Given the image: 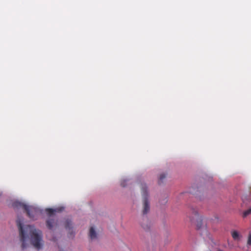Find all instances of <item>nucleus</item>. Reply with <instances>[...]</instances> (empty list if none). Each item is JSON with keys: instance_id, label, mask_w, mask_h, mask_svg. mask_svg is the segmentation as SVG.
Listing matches in <instances>:
<instances>
[{"instance_id": "2", "label": "nucleus", "mask_w": 251, "mask_h": 251, "mask_svg": "<svg viewBox=\"0 0 251 251\" xmlns=\"http://www.w3.org/2000/svg\"><path fill=\"white\" fill-rule=\"evenodd\" d=\"M13 206L15 208H21L26 213L29 218L34 220L35 217L40 213L39 210L33 206H28L19 201H15L13 203Z\"/></svg>"}, {"instance_id": "3", "label": "nucleus", "mask_w": 251, "mask_h": 251, "mask_svg": "<svg viewBox=\"0 0 251 251\" xmlns=\"http://www.w3.org/2000/svg\"><path fill=\"white\" fill-rule=\"evenodd\" d=\"M63 210V207H59L54 209L47 208L46 209L49 216V219L46 221L47 226L49 229H52L53 227L57 225V220L55 219L54 214L56 212H60Z\"/></svg>"}, {"instance_id": "16", "label": "nucleus", "mask_w": 251, "mask_h": 251, "mask_svg": "<svg viewBox=\"0 0 251 251\" xmlns=\"http://www.w3.org/2000/svg\"><path fill=\"white\" fill-rule=\"evenodd\" d=\"M218 251H221V250H219Z\"/></svg>"}, {"instance_id": "10", "label": "nucleus", "mask_w": 251, "mask_h": 251, "mask_svg": "<svg viewBox=\"0 0 251 251\" xmlns=\"http://www.w3.org/2000/svg\"><path fill=\"white\" fill-rule=\"evenodd\" d=\"M250 214H251V207L248 209L247 210L244 212L243 214V217L244 218H245Z\"/></svg>"}, {"instance_id": "6", "label": "nucleus", "mask_w": 251, "mask_h": 251, "mask_svg": "<svg viewBox=\"0 0 251 251\" xmlns=\"http://www.w3.org/2000/svg\"><path fill=\"white\" fill-rule=\"evenodd\" d=\"M232 237L235 240H239L242 237L237 231H233L231 233Z\"/></svg>"}, {"instance_id": "13", "label": "nucleus", "mask_w": 251, "mask_h": 251, "mask_svg": "<svg viewBox=\"0 0 251 251\" xmlns=\"http://www.w3.org/2000/svg\"><path fill=\"white\" fill-rule=\"evenodd\" d=\"M142 226L145 230H146L149 229V228H150V226L148 225H145L142 224Z\"/></svg>"}, {"instance_id": "1", "label": "nucleus", "mask_w": 251, "mask_h": 251, "mask_svg": "<svg viewBox=\"0 0 251 251\" xmlns=\"http://www.w3.org/2000/svg\"><path fill=\"white\" fill-rule=\"evenodd\" d=\"M23 219L18 217L16 221L17 225L19 227L20 231V240L22 242V248L25 249L26 248L25 243L26 235H29L30 237V242L31 244L37 250L41 248L42 244V234L40 230H37L34 226L27 225L25 227L24 230L23 228Z\"/></svg>"}, {"instance_id": "14", "label": "nucleus", "mask_w": 251, "mask_h": 251, "mask_svg": "<svg viewBox=\"0 0 251 251\" xmlns=\"http://www.w3.org/2000/svg\"><path fill=\"white\" fill-rule=\"evenodd\" d=\"M197 214H198V213H197V212H195V215L196 216V215H197Z\"/></svg>"}, {"instance_id": "15", "label": "nucleus", "mask_w": 251, "mask_h": 251, "mask_svg": "<svg viewBox=\"0 0 251 251\" xmlns=\"http://www.w3.org/2000/svg\"><path fill=\"white\" fill-rule=\"evenodd\" d=\"M52 240L53 241H55V239L54 238H53Z\"/></svg>"}, {"instance_id": "5", "label": "nucleus", "mask_w": 251, "mask_h": 251, "mask_svg": "<svg viewBox=\"0 0 251 251\" xmlns=\"http://www.w3.org/2000/svg\"><path fill=\"white\" fill-rule=\"evenodd\" d=\"M89 236L91 239L96 238L97 233L93 227H91L89 231Z\"/></svg>"}, {"instance_id": "8", "label": "nucleus", "mask_w": 251, "mask_h": 251, "mask_svg": "<svg viewBox=\"0 0 251 251\" xmlns=\"http://www.w3.org/2000/svg\"><path fill=\"white\" fill-rule=\"evenodd\" d=\"M202 219L201 218H198L197 220V227L198 229H200L202 227Z\"/></svg>"}, {"instance_id": "12", "label": "nucleus", "mask_w": 251, "mask_h": 251, "mask_svg": "<svg viewBox=\"0 0 251 251\" xmlns=\"http://www.w3.org/2000/svg\"><path fill=\"white\" fill-rule=\"evenodd\" d=\"M126 179H124V180H122L121 182V185L122 186V187H125L126 186Z\"/></svg>"}, {"instance_id": "4", "label": "nucleus", "mask_w": 251, "mask_h": 251, "mask_svg": "<svg viewBox=\"0 0 251 251\" xmlns=\"http://www.w3.org/2000/svg\"><path fill=\"white\" fill-rule=\"evenodd\" d=\"M141 189L143 198V209L142 212V214L145 215H146L150 210V202L148 200L149 195L146 184H141Z\"/></svg>"}, {"instance_id": "9", "label": "nucleus", "mask_w": 251, "mask_h": 251, "mask_svg": "<svg viewBox=\"0 0 251 251\" xmlns=\"http://www.w3.org/2000/svg\"><path fill=\"white\" fill-rule=\"evenodd\" d=\"M166 177V175L165 174H160V176H159V180H158V183L159 184H161L162 182H163V180L164 178H165Z\"/></svg>"}, {"instance_id": "7", "label": "nucleus", "mask_w": 251, "mask_h": 251, "mask_svg": "<svg viewBox=\"0 0 251 251\" xmlns=\"http://www.w3.org/2000/svg\"><path fill=\"white\" fill-rule=\"evenodd\" d=\"M72 226V222L70 220H67L65 221V227L66 229H71Z\"/></svg>"}, {"instance_id": "11", "label": "nucleus", "mask_w": 251, "mask_h": 251, "mask_svg": "<svg viewBox=\"0 0 251 251\" xmlns=\"http://www.w3.org/2000/svg\"><path fill=\"white\" fill-rule=\"evenodd\" d=\"M247 245L251 246V233H250L248 238Z\"/></svg>"}]
</instances>
